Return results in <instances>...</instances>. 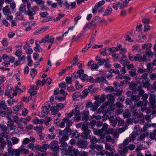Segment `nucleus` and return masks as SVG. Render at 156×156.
Returning <instances> with one entry per match:
<instances>
[{
	"mask_svg": "<svg viewBox=\"0 0 156 156\" xmlns=\"http://www.w3.org/2000/svg\"><path fill=\"white\" fill-rule=\"evenodd\" d=\"M129 87L133 92H135L136 91H139V94L140 95L142 96L144 94V91L142 89V87L140 85H139L137 82L131 83Z\"/></svg>",
	"mask_w": 156,
	"mask_h": 156,
	"instance_id": "f257e3e1",
	"label": "nucleus"
},
{
	"mask_svg": "<svg viewBox=\"0 0 156 156\" xmlns=\"http://www.w3.org/2000/svg\"><path fill=\"white\" fill-rule=\"evenodd\" d=\"M65 124L66 127L64 130H61L59 132V136H61L64 133H68V118L65 117L64 118L62 121L61 123L59 124V126L61 128L65 127Z\"/></svg>",
	"mask_w": 156,
	"mask_h": 156,
	"instance_id": "f03ea898",
	"label": "nucleus"
},
{
	"mask_svg": "<svg viewBox=\"0 0 156 156\" xmlns=\"http://www.w3.org/2000/svg\"><path fill=\"white\" fill-rule=\"evenodd\" d=\"M38 10V7L36 6H34L32 7L30 11L26 12V14L27 15L29 16V20H33L34 19V16L36 14V12Z\"/></svg>",
	"mask_w": 156,
	"mask_h": 156,
	"instance_id": "7ed1b4c3",
	"label": "nucleus"
},
{
	"mask_svg": "<svg viewBox=\"0 0 156 156\" xmlns=\"http://www.w3.org/2000/svg\"><path fill=\"white\" fill-rule=\"evenodd\" d=\"M59 142L61 144V146L63 147H67L68 146L67 144L65 142L68 139V133H64L61 136H59Z\"/></svg>",
	"mask_w": 156,
	"mask_h": 156,
	"instance_id": "20e7f679",
	"label": "nucleus"
},
{
	"mask_svg": "<svg viewBox=\"0 0 156 156\" xmlns=\"http://www.w3.org/2000/svg\"><path fill=\"white\" fill-rule=\"evenodd\" d=\"M90 147L92 149V150H90L89 152L90 154L92 155L94 154L95 152V151L94 150V149H96L99 151L103 149V145L101 144H92L90 145Z\"/></svg>",
	"mask_w": 156,
	"mask_h": 156,
	"instance_id": "39448f33",
	"label": "nucleus"
},
{
	"mask_svg": "<svg viewBox=\"0 0 156 156\" xmlns=\"http://www.w3.org/2000/svg\"><path fill=\"white\" fill-rule=\"evenodd\" d=\"M149 105L150 107L154 109L156 107L155 104V95L154 92H152L150 94L149 98Z\"/></svg>",
	"mask_w": 156,
	"mask_h": 156,
	"instance_id": "423d86ee",
	"label": "nucleus"
},
{
	"mask_svg": "<svg viewBox=\"0 0 156 156\" xmlns=\"http://www.w3.org/2000/svg\"><path fill=\"white\" fill-rule=\"evenodd\" d=\"M49 101L46 102L44 103V106L42 108L41 115L42 116L47 115L50 111L49 108H50V105L48 104Z\"/></svg>",
	"mask_w": 156,
	"mask_h": 156,
	"instance_id": "0eeeda50",
	"label": "nucleus"
},
{
	"mask_svg": "<svg viewBox=\"0 0 156 156\" xmlns=\"http://www.w3.org/2000/svg\"><path fill=\"white\" fill-rule=\"evenodd\" d=\"M109 102H106L105 104H103L101 107L98 110V112L99 113H108V111L107 109V107L109 105Z\"/></svg>",
	"mask_w": 156,
	"mask_h": 156,
	"instance_id": "6e6552de",
	"label": "nucleus"
},
{
	"mask_svg": "<svg viewBox=\"0 0 156 156\" xmlns=\"http://www.w3.org/2000/svg\"><path fill=\"white\" fill-rule=\"evenodd\" d=\"M17 95L16 92H14L12 89L11 87H8L7 90L5 92V95L7 96L8 98L16 96Z\"/></svg>",
	"mask_w": 156,
	"mask_h": 156,
	"instance_id": "1a4fd4ad",
	"label": "nucleus"
},
{
	"mask_svg": "<svg viewBox=\"0 0 156 156\" xmlns=\"http://www.w3.org/2000/svg\"><path fill=\"white\" fill-rule=\"evenodd\" d=\"M79 154V150L73 147H69V156H78Z\"/></svg>",
	"mask_w": 156,
	"mask_h": 156,
	"instance_id": "9d476101",
	"label": "nucleus"
},
{
	"mask_svg": "<svg viewBox=\"0 0 156 156\" xmlns=\"http://www.w3.org/2000/svg\"><path fill=\"white\" fill-rule=\"evenodd\" d=\"M87 66L88 68L90 69L92 71L98 70L99 67L98 65L97 64L94 63L92 60H91L88 62Z\"/></svg>",
	"mask_w": 156,
	"mask_h": 156,
	"instance_id": "9b49d317",
	"label": "nucleus"
},
{
	"mask_svg": "<svg viewBox=\"0 0 156 156\" xmlns=\"http://www.w3.org/2000/svg\"><path fill=\"white\" fill-rule=\"evenodd\" d=\"M96 100V103H98L100 105L101 103L104 102L105 100V94H102L101 95L96 96L95 97Z\"/></svg>",
	"mask_w": 156,
	"mask_h": 156,
	"instance_id": "f8f14e48",
	"label": "nucleus"
},
{
	"mask_svg": "<svg viewBox=\"0 0 156 156\" xmlns=\"http://www.w3.org/2000/svg\"><path fill=\"white\" fill-rule=\"evenodd\" d=\"M8 121L7 125L8 127L10 129V130H15L16 129V126H14V123L12 120V119L8 116Z\"/></svg>",
	"mask_w": 156,
	"mask_h": 156,
	"instance_id": "ddd939ff",
	"label": "nucleus"
},
{
	"mask_svg": "<svg viewBox=\"0 0 156 156\" xmlns=\"http://www.w3.org/2000/svg\"><path fill=\"white\" fill-rule=\"evenodd\" d=\"M12 120L14 123L17 124L18 128L22 129V125L21 123V118L19 117L18 116H14L12 117Z\"/></svg>",
	"mask_w": 156,
	"mask_h": 156,
	"instance_id": "4468645a",
	"label": "nucleus"
},
{
	"mask_svg": "<svg viewBox=\"0 0 156 156\" xmlns=\"http://www.w3.org/2000/svg\"><path fill=\"white\" fill-rule=\"evenodd\" d=\"M26 147V146L24 145H22L18 148L20 154H27L29 153V150L27 149Z\"/></svg>",
	"mask_w": 156,
	"mask_h": 156,
	"instance_id": "2eb2a0df",
	"label": "nucleus"
},
{
	"mask_svg": "<svg viewBox=\"0 0 156 156\" xmlns=\"http://www.w3.org/2000/svg\"><path fill=\"white\" fill-rule=\"evenodd\" d=\"M76 144L78 147L82 148H85L87 146V143L85 140H80L78 141Z\"/></svg>",
	"mask_w": 156,
	"mask_h": 156,
	"instance_id": "dca6fc26",
	"label": "nucleus"
},
{
	"mask_svg": "<svg viewBox=\"0 0 156 156\" xmlns=\"http://www.w3.org/2000/svg\"><path fill=\"white\" fill-rule=\"evenodd\" d=\"M8 151L10 155L12 156H19L20 154L18 149H13L12 148L8 149Z\"/></svg>",
	"mask_w": 156,
	"mask_h": 156,
	"instance_id": "f3484780",
	"label": "nucleus"
},
{
	"mask_svg": "<svg viewBox=\"0 0 156 156\" xmlns=\"http://www.w3.org/2000/svg\"><path fill=\"white\" fill-rule=\"evenodd\" d=\"M105 3L104 0H102L98 2L95 4L94 8L93 9L92 12L94 14L96 13V11L98 10V8L104 5Z\"/></svg>",
	"mask_w": 156,
	"mask_h": 156,
	"instance_id": "a211bd4d",
	"label": "nucleus"
},
{
	"mask_svg": "<svg viewBox=\"0 0 156 156\" xmlns=\"http://www.w3.org/2000/svg\"><path fill=\"white\" fill-rule=\"evenodd\" d=\"M8 134L5 131H3L0 134V142L2 144V145H5L6 144L5 141L3 139V137L7 138L8 136Z\"/></svg>",
	"mask_w": 156,
	"mask_h": 156,
	"instance_id": "6ab92c4d",
	"label": "nucleus"
},
{
	"mask_svg": "<svg viewBox=\"0 0 156 156\" xmlns=\"http://www.w3.org/2000/svg\"><path fill=\"white\" fill-rule=\"evenodd\" d=\"M125 80L122 81L119 83L120 86H123L125 85L127 83L130 82L131 78L129 76L128 74L125 75V78H124Z\"/></svg>",
	"mask_w": 156,
	"mask_h": 156,
	"instance_id": "aec40b11",
	"label": "nucleus"
},
{
	"mask_svg": "<svg viewBox=\"0 0 156 156\" xmlns=\"http://www.w3.org/2000/svg\"><path fill=\"white\" fill-rule=\"evenodd\" d=\"M143 101H145V104L143 106L141 107V110L142 112H144L145 110H146V105H147L148 101L147 100L148 98V95L147 94H145L141 96Z\"/></svg>",
	"mask_w": 156,
	"mask_h": 156,
	"instance_id": "412c9836",
	"label": "nucleus"
},
{
	"mask_svg": "<svg viewBox=\"0 0 156 156\" xmlns=\"http://www.w3.org/2000/svg\"><path fill=\"white\" fill-rule=\"evenodd\" d=\"M9 99L7 101V102L8 105L11 106L15 102H17L18 101V99L16 98H14V96H12L9 98Z\"/></svg>",
	"mask_w": 156,
	"mask_h": 156,
	"instance_id": "4be33fe9",
	"label": "nucleus"
},
{
	"mask_svg": "<svg viewBox=\"0 0 156 156\" xmlns=\"http://www.w3.org/2000/svg\"><path fill=\"white\" fill-rule=\"evenodd\" d=\"M96 83L98 82L102 85L105 83H107V81L104 77H97L96 78Z\"/></svg>",
	"mask_w": 156,
	"mask_h": 156,
	"instance_id": "5701e85b",
	"label": "nucleus"
},
{
	"mask_svg": "<svg viewBox=\"0 0 156 156\" xmlns=\"http://www.w3.org/2000/svg\"><path fill=\"white\" fill-rule=\"evenodd\" d=\"M130 141L131 139L130 138H126L123 141L122 144H120L119 145V148H126V147L127 146V145L128 144V143L130 142Z\"/></svg>",
	"mask_w": 156,
	"mask_h": 156,
	"instance_id": "b1692460",
	"label": "nucleus"
},
{
	"mask_svg": "<svg viewBox=\"0 0 156 156\" xmlns=\"http://www.w3.org/2000/svg\"><path fill=\"white\" fill-rule=\"evenodd\" d=\"M49 145L47 144H44L43 146H40L37 145V148L41 152H45L47 150L48 147H49Z\"/></svg>",
	"mask_w": 156,
	"mask_h": 156,
	"instance_id": "393cba45",
	"label": "nucleus"
},
{
	"mask_svg": "<svg viewBox=\"0 0 156 156\" xmlns=\"http://www.w3.org/2000/svg\"><path fill=\"white\" fill-rule=\"evenodd\" d=\"M83 131H84V132L82 133L81 134V136L83 138L85 139H87L88 138L90 139V130Z\"/></svg>",
	"mask_w": 156,
	"mask_h": 156,
	"instance_id": "a878e982",
	"label": "nucleus"
},
{
	"mask_svg": "<svg viewBox=\"0 0 156 156\" xmlns=\"http://www.w3.org/2000/svg\"><path fill=\"white\" fill-rule=\"evenodd\" d=\"M121 150L118 151V152L120 156H126V154L128 152V148H119Z\"/></svg>",
	"mask_w": 156,
	"mask_h": 156,
	"instance_id": "bb28decb",
	"label": "nucleus"
},
{
	"mask_svg": "<svg viewBox=\"0 0 156 156\" xmlns=\"http://www.w3.org/2000/svg\"><path fill=\"white\" fill-rule=\"evenodd\" d=\"M142 83L141 84V86L145 88H148L149 85V79L142 80Z\"/></svg>",
	"mask_w": 156,
	"mask_h": 156,
	"instance_id": "cd10ccee",
	"label": "nucleus"
},
{
	"mask_svg": "<svg viewBox=\"0 0 156 156\" xmlns=\"http://www.w3.org/2000/svg\"><path fill=\"white\" fill-rule=\"evenodd\" d=\"M84 70L83 69H80L78 70L77 72H75L73 73V75L76 79L80 77L81 75L84 74Z\"/></svg>",
	"mask_w": 156,
	"mask_h": 156,
	"instance_id": "c85d7f7f",
	"label": "nucleus"
},
{
	"mask_svg": "<svg viewBox=\"0 0 156 156\" xmlns=\"http://www.w3.org/2000/svg\"><path fill=\"white\" fill-rule=\"evenodd\" d=\"M2 10L3 13L5 15L8 16L11 14L9 5H6L4 8Z\"/></svg>",
	"mask_w": 156,
	"mask_h": 156,
	"instance_id": "c756f323",
	"label": "nucleus"
},
{
	"mask_svg": "<svg viewBox=\"0 0 156 156\" xmlns=\"http://www.w3.org/2000/svg\"><path fill=\"white\" fill-rule=\"evenodd\" d=\"M122 47L121 45L119 44L116 47H112L109 49V51L112 53H114L119 50Z\"/></svg>",
	"mask_w": 156,
	"mask_h": 156,
	"instance_id": "7c9ffc66",
	"label": "nucleus"
},
{
	"mask_svg": "<svg viewBox=\"0 0 156 156\" xmlns=\"http://www.w3.org/2000/svg\"><path fill=\"white\" fill-rule=\"evenodd\" d=\"M69 135L70 137H77L78 136V132L76 131H72L69 128Z\"/></svg>",
	"mask_w": 156,
	"mask_h": 156,
	"instance_id": "2f4dec72",
	"label": "nucleus"
},
{
	"mask_svg": "<svg viewBox=\"0 0 156 156\" xmlns=\"http://www.w3.org/2000/svg\"><path fill=\"white\" fill-rule=\"evenodd\" d=\"M33 122L34 124H41L43 123L44 120L42 119H39L37 117H36L33 119Z\"/></svg>",
	"mask_w": 156,
	"mask_h": 156,
	"instance_id": "473e14b6",
	"label": "nucleus"
},
{
	"mask_svg": "<svg viewBox=\"0 0 156 156\" xmlns=\"http://www.w3.org/2000/svg\"><path fill=\"white\" fill-rule=\"evenodd\" d=\"M139 57H138L139 58V62H146L148 59V57L145 54L142 57L140 54H139Z\"/></svg>",
	"mask_w": 156,
	"mask_h": 156,
	"instance_id": "72a5a7b5",
	"label": "nucleus"
},
{
	"mask_svg": "<svg viewBox=\"0 0 156 156\" xmlns=\"http://www.w3.org/2000/svg\"><path fill=\"white\" fill-rule=\"evenodd\" d=\"M152 45L149 43H147L146 44H143L142 45V48L143 49H146V50H151V48Z\"/></svg>",
	"mask_w": 156,
	"mask_h": 156,
	"instance_id": "f704fd0d",
	"label": "nucleus"
},
{
	"mask_svg": "<svg viewBox=\"0 0 156 156\" xmlns=\"http://www.w3.org/2000/svg\"><path fill=\"white\" fill-rule=\"evenodd\" d=\"M105 149L109 151H113L114 152H115V150L114 147L113 146L107 143L105 144Z\"/></svg>",
	"mask_w": 156,
	"mask_h": 156,
	"instance_id": "c9c22d12",
	"label": "nucleus"
},
{
	"mask_svg": "<svg viewBox=\"0 0 156 156\" xmlns=\"http://www.w3.org/2000/svg\"><path fill=\"white\" fill-rule=\"evenodd\" d=\"M36 47L34 48V49L35 51L36 52H41L42 51V48L40 47V45L36 42L35 43Z\"/></svg>",
	"mask_w": 156,
	"mask_h": 156,
	"instance_id": "e433bc0d",
	"label": "nucleus"
},
{
	"mask_svg": "<svg viewBox=\"0 0 156 156\" xmlns=\"http://www.w3.org/2000/svg\"><path fill=\"white\" fill-rule=\"evenodd\" d=\"M51 112L52 115H54L57 114L58 111V108L55 106H52L50 108Z\"/></svg>",
	"mask_w": 156,
	"mask_h": 156,
	"instance_id": "4c0bfd02",
	"label": "nucleus"
},
{
	"mask_svg": "<svg viewBox=\"0 0 156 156\" xmlns=\"http://www.w3.org/2000/svg\"><path fill=\"white\" fill-rule=\"evenodd\" d=\"M129 58L130 60L132 61H139V58L138 57H139V54L136 55V56L133 55L132 56H130V55L129 54Z\"/></svg>",
	"mask_w": 156,
	"mask_h": 156,
	"instance_id": "58836bf2",
	"label": "nucleus"
},
{
	"mask_svg": "<svg viewBox=\"0 0 156 156\" xmlns=\"http://www.w3.org/2000/svg\"><path fill=\"white\" fill-rule=\"evenodd\" d=\"M93 132L94 134L96 135H101L103 133V135L105 134H104V133L103 132L102 129H93Z\"/></svg>",
	"mask_w": 156,
	"mask_h": 156,
	"instance_id": "ea45409f",
	"label": "nucleus"
},
{
	"mask_svg": "<svg viewBox=\"0 0 156 156\" xmlns=\"http://www.w3.org/2000/svg\"><path fill=\"white\" fill-rule=\"evenodd\" d=\"M112 9L111 7H108L103 16H105L109 15L112 13Z\"/></svg>",
	"mask_w": 156,
	"mask_h": 156,
	"instance_id": "a19ab883",
	"label": "nucleus"
},
{
	"mask_svg": "<svg viewBox=\"0 0 156 156\" xmlns=\"http://www.w3.org/2000/svg\"><path fill=\"white\" fill-rule=\"evenodd\" d=\"M120 2H117L113 3L112 7L115 10H117L118 9L119 7H120Z\"/></svg>",
	"mask_w": 156,
	"mask_h": 156,
	"instance_id": "79ce46f5",
	"label": "nucleus"
},
{
	"mask_svg": "<svg viewBox=\"0 0 156 156\" xmlns=\"http://www.w3.org/2000/svg\"><path fill=\"white\" fill-rule=\"evenodd\" d=\"M129 74L131 76H135L137 74L136 69H131L129 71Z\"/></svg>",
	"mask_w": 156,
	"mask_h": 156,
	"instance_id": "37998d69",
	"label": "nucleus"
},
{
	"mask_svg": "<svg viewBox=\"0 0 156 156\" xmlns=\"http://www.w3.org/2000/svg\"><path fill=\"white\" fill-rule=\"evenodd\" d=\"M145 54L148 57H151L154 55V53L152 52L151 50H146Z\"/></svg>",
	"mask_w": 156,
	"mask_h": 156,
	"instance_id": "c03bdc74",
	"label": "nucleus"
},
{
	"mask_svg": "<svg viewBox=\"0 0 156 156\" xmlns=\"http://www.w3.org/2000/svg\"><path fill=\"white\" fill-rule=\"evenodd\" d=\"M109 121L111 122V124L112 126L113 127H115L116 126L117 123V121L116 120L114 119L113 118H110L109 119Z\"/></svg>",
	"mask_w": 156,
	"mask_h": 156,
	"instance_id": "a18cd8bd",
	"label": "nucleus"
},
{
	"mask_svg": "<svg viewBox=\"0 0 156 156\" xmlns=\"http://www.w3.org/2000/svg\"><path fill=\"white\" fill-rule=\"evenodd\" d=\"M26 5L24 4L21 5L19 9L20 12H25V14H26V12H27L26 11Z\"/></svg>",
	"mask_w": 156,
	"mask_h": 156,
	"instance_id": "49530a36",
	"label": "nucleus"
},
{
	"mask_svg": "<svg viewBox=\"0 0 156 156\" xmlns=\"http://www.w3.org/2000/svg\"><path fill=\"white\" fill-rule=\"evenodd\" d=\"M116 120L117 122H118V125L119 126H122L124 124V121L121 119L120 117H116Z\"/></svg>",
	"mask_w": 156,
	"mask_h": 156,
	"instance_id": "de8ad7c7",
	"label": "nucleus"
},
{
	"mask_svg": "<svg viewBox=\"0 0 156 156\" xmlns=\"http://www.w3.org/2000/svg\"><path fill=\"white\" fill-rule=\"evenodd\" d=\"M100 105L98 103H96L95 101L93 104V106L91 109V110L93 111H95L96 110L97 108Z\"/></svg>",
	"mask_w": 156,
	"mask_h": 156,
	"instance_id": "09e8293b",
	"label": "nucleus"
},
{
	"mask_svg": "<svg viewBox=\"0 0 156 156\" xmlns=\"http://www.w3.org/2000/svg\"><path fill=\"white\" fill-rule=\"evenodd\" d=\"M91 24L90 23L87 24L83 28V30L82 31H83L84 33L88 29H89L91 26Z\"/></svg>",
	"mask_w": 156,
	"mask_h": 156,
	"instance_id": "8fccbe9b",
	"label": "nucleus"
},
{
	"mask_svg": "<svg viewBox=\"0 0 156 156\" xmlns=\"http://www.w3.org/2000/svg\"><path fill=\"white\" fill-rule=\"evenodd\" d=\"M87 81L90 82L92 83H96V79H94L93 77L91 76H88Z\"/></svg>",
	"mask_w": 156,
	"mask_h": 156,
	"instance_id": "3c124183",
	"label": "nucleus"
},
{
	"mask_svg": "<svg viewBox=\"0 0 156 156\" xmlns=\"http://www.w3.org/2000/svg\"><path fill=\"white\" fill-rule=\"evenodd\" d=\"M140 97L138 95H132L131 97L132 100L136 101L140 100Z\"/></svg>",
	"mask_w": 156,
	"mask_h": 156,
	"instance_id": "603ef678",
	"label": "nucleus"
},
{
	"mask_svg": "<svg viewBox=\"0 0 156 156\" xmlns=\"http://www.w3.org/2000/svg\"><path fill=\"white\" fill-rule=\"evenodd\" d=\"M12 112V111L11 109L9 107H7L5 109V113L4 115H10Z\"/></svg>",
	"mask_w": 156,
	"mask_h": 156,
	"instance_id": "864d4df0",
	"label": "nucleus"
},
{
	"mask_svg": "<svg viewBox=\"0 0 156 156\" xmlns=\"http://www.w3.org/2000/svg\"><path fill=\"white\" fill-rule=\"evenodd\" d=\"M80 95V94L79 92H75L72 96V98L73 100H76Z\"/></svg>",
	"mask_w": 156,
	"mask_h": 156,
	"instance_id": "5fc2aeb1",
	"label": "nucleus"
},
{
	"mask_svg": "<svg viewBox=\"0 0 156 156\" xmlns=\"http://www.w3.org/2000/svg\"><path fill=\"white\" fill-rule=\"evenodd\" d=\"M49 37V34L47 35L45 37H44L42 39L41 41H40L39 42V43H45L47 42H48V40Z\"/></svg>",
	"mask_w": 156,
	"mask_h": 156,
	"instance_id": "6e6d98bb",
	"label": "nucleus"
},
{
	"mask_svg": "<svg viewBox=\"0 0 156 156\" xmlns=\"http://www.w3.org/2000/svg\"><path fill=\"white\" fill-rule=\"evenodd\" d=\"M88 76L85 74H84L81 75L79 78H80V79L83 81H87V79Z\"/></svg>",
	"mask_w": 156,
	"mask_h": 156,
	"instance_id": "4d7b16f0",
	"label": "nucleus"
},
{
	"mask_svg": "<svg viewBox=\"0 0 156 156\" xmlns=\"http://www.w3.org/2000/svg\"><path fill=\"white\" fill-rule=\"evenodd\" d=\"M114 90V88L112 86L108 87L105 89V91L107 92H111L113 91Z\"/></svg>",
	"mask_w": 156,
	"mask_h": 156,
	"instance_id": "13d9d810",
	"label": "nucleus"
},
{
	"mask_svg": "<svg viewBox=\"0 0 156 156\" xmlns=\"http://www.w3.org/2000/svg\"><path fill=\"white\" fill-rule=\"evenodd\" d=\"M107 98L112 103H113L114 102V101L115 99V98L113 95H108L107 96Z\"/></svg>",
	"mask_w": 156,
	"mask_h": 156,
	"instance_id": "bf43d9fd",
	"label": "nucleus"
},
{
	"mask_svg": "<svg viewBox=\"0 0 156 156\" xmlns=\"http://www.w3.org/2000/svg\"><path fill=\"white\" fill-rule=\"evenodd\" d=\"M88 125L86 122H84L82 126V129L83 131L88 130Z\"/></svg>",
	"mask_w": 156,
	"mask_h": 156,
	"instance_id": "052dcab7",
	"label": "nucleus"
},
{
	"mask_svg": "<svg viewBox=\"0 0 156 156\" xmlns=\"http://www.w3.org/2000/svg\"><path fill=\"white\" fill-rule=\"evenodd\" d=\"M96 122L95 120H93L88 125L89 127L91 129L93 128L96 124Z\"/></svg>",
	"mask_w": 156,
	"mask_h": 156,
	"instance_id": "680f3d73",
	"label": "nucleus"
},
{
	"mask_svg": "<svg viewBox=\"0 0 156 156\" xmlns=\"http://www.w3.org/2000/svg\"><path fill=\"white\" fill-rule=\"evenodd\" d=\"M123 115L124 117L126 118H128L130 115V112L128 109H126L125 110V112L123 113Z\"/></svg>",
	"mask_w": 156,
	"mask_h": 156,
	"instance_id": "e2e57ef3",
	"label": "nucleus"
},
{
	"mask_svg": "<svg viewBox=\"0 0 156 156\" xmlns=\"http://www.w3.org/2000/svg\"><path fill=\"white\" fill-rule=\"evenodd\" d=\"M12 143L14 144H18L20 141L19 139L15 137H13L12 138Z\"/></svg>",
	"mask_w": 156,
	"mask_h": 156,
	"instance_id": "0e129e2a",
	"label": "nucleus"
},
{
	"mask_svg": "<svg viewBox=\"0 0 156 156\" xmlns=\"http://www.w3.org/2000/svg\"><path fill=\"white\" fill-rule=\"evenodd\" d=\"M37 73V70L34 69H32L30 72V75L32 78L34 77Z\"/></svg>",
	"mask_w": 156,
	"mask_h": 156,
	"instance_id": "69168bd1",
	"label": "nucleus"
},
{
	"mask_svg": "<svg viewBox=\"0 0 156 156\" xmlns=\"http://www.w3.org/2000/svg\"><path fill=\"white\" fill-rule=\"evenodd\" d=\"M0 107L5 109L6 108L7 106L6 105L5 101L2 100L0 102Z\"/></svg>",
	"mask_w": 156,
	"mask_h": 156,
	"instance_id": "338daca9",
	"label": "nucleus"
},
{
	"mask_svg": "<svg viewBox=\"0 0 156 156\" xmlns=\"http://www.w3.org/2000/svg\"><path fill=\"white\" fill-rule=\"evenodd\" d=\"M76 65L80 69H82L84 67L83 63L82 62L77 63Z\"/></svg>",
	"mask_w": 156,
	"mask_h": 156,
	"instance_id": "774afa93",
	"label": "nucleus"
}]
</instances>
